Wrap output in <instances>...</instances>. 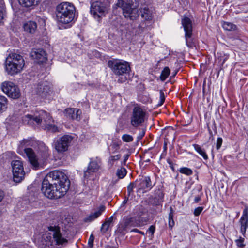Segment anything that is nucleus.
Segmentation results:
<instances>
[{"instance_id":"nucleus-1","label":"nucleus","mask_w":248,"mask_h":248,"mask_svg":"<svg viewBox=\"0 0 248 248\" xmlns=\"http://www.w3.org/2000/svg\"><path fill=\"white\" fill-rule=\"evenodd\" d=\"M70 185L67 176L62 171L54 170L47 173L42 184V192L49 199H58L68 190Z\"/></svg>"},{"instance_id":"nucleus-2","label":"nucleus","mask_w":248,"mask_h":248,"mask_svg":"<svg viewBox=\"0 0 248 248\" xmlns=\"http://www.w3.org/2000/svg\"><path fill=\"white\" fill-rule=\"evenodd\" d=\"M22 120L24 124L38 126L52 133L59 132L58 127L54 124L52 117L44 110H39L33 115L27 114L22 117Z\"/></svg>"},{"instance_id":"nucleus-3","label":"nucleus","mask_w":248,"mask_h":248,"mask_svg":"<svg viewBox=\"0 0 248 248\" xmlns=\"http://www.w3.org/2000/svg\"><path fill=\"white\" fill-rule=\"evenodd\" d=\"M56 20L65 28L72 27L75 16V7L69 2H62L56 7Z\"/></svg>"},{"instance_id":"nucleus-4","label":"nucleus","mask_w":248,"mask_h":248,"mask_svg":"<svg viewBox=\"0 0 248 248\" xmlns=\"http://www.w3.org/2000/svg\"><path fill=\"white\" fill-rule=\"evenodd\" d=\"M25 61L23 57L16 53H10L5 61V70L10 75L20 73L23 69Z\"/></svg>"},{"instance_id":"nucleus-5","label":"nucleus","mask_w":248,"mask_h":248,"mask_svg":"<svg viewBox=\"0 0 248 248\" xmlns=\"http://www.w3.org/2000/svg\"><path fill=\"white\" fill-rule=\"evenodd\" d=\"M139 0H118L116 6L121 8L123 10V15L125 18L131 20H135L139 16L137 7Z\"/></svg>"},{"instance_id":"nucleus-6","label":"nucleus","mask_w":248,"mask_h":248,"mask_svg":"<svg viewBox=\"0 0 248 248\" xmlns=\"http://www.w3.org/2000/svg\"><path fill=\"white\" fill-rule=\"evenodd\" d=\"M108 65L111 68L113 73L117 76H122L128 73L130 70L129 63L121 59H113L109 60Z\"/></svg>"},{"instance_id":"nucleus-7","label":"nucleus","mask_w":248,"mask_h":248,"mask_svg":"<svg viewBox=\"0 0 248 248\" xmlns=\"http://www.w3.org/2000/svg\"><path fill=\"white\" fill-rule=\"evenodd\" d=\"M146 117V111L140 106L136 105L134 106L131 116L130 124L134 127H137L142 125Z\"/></svg>"},{"instance_id":"nucleus-8","label":"nucleus","mask_w":248,"mask_h":248,"mask_svg":"<svg viewBox=\"0 0 248 248\" xmlns=\"http://www.w3.org/2000/svg\"><path fill=\"white\" fill-rule=\"evenodd\" d=\"M90 12L94 18L100 22L102 17L107 12L106 4L100 1L93 2L91 4Z\"/></svg>"},{"instance_id":"nucleus-9","label":"nucleus","mask_w":248,"mask_h":248,"mask_svg":"<svg viewBox=\"0 0 248 248\" xmlns=\"http://www.w3.org/2000/svg\"><path fill=\"white\" fill-rule=\"evenodd\" d=\"M2 91L9 97L18 99L21 96V93L18 87L11 81H5L1 85Z\"/></svg>"},{"instance_id":"nucleus-10","label":"nucleus","mask_w":248,"mask_h":248,"mask_svg":"<svg viewBox=\"0 0 248 248\" xmlns=\"http://www.w3.org/2000/svg\"><path fill=\"white\" fill-rule=\"evenodd\" d=\"M13 180L16 183H19L24 178L25 171H24L22 162L16 160L11 162Z\"/></svg>"},{"instance_id":"nucleus-11","label":"nucleus","mask_w":248,"mask_h":248,"mask_svg":"<svg viewBox=\"0 0 248 248\" xmlns=\"http://www.w3.org/2000/svg\"><path fill=\"white\" fill-rule=\"evenodd\" d=\"M73 140V137L70 135L61 137L54 143L56 150L60 153L67 151Z\"/></svg>"},{"instance_id":"nucleus-12","label":"nucleus","mask_w":248,"mask_h":248,"mask_svg":"<svg viewBox=\"0 0 248 248\" xmlns=\"http://www.w3.org/2000/svg\"><path fill=\"white\" fill-rule=\"evenodd\" d=\"M47 229L49 231V234L53 236L54 241L56 245H62L67 242V240L62 237L60 227L58 225H50L48 226Z\"/></svg>"},{"instance_id":"nucleus-13","label":"nucleus","mask_w":248,"mask_h":248,"mask_svg":"<svg viewBox=\"0 0 248 248\" xmlns=\"http://www.w3.org/2000/svg\"><path fill=\"white\" fill-rule=\"evenodd\" d=\"M181 23L185 31V37L186 45L188 47H190L191 46V44L189 39L191 38L193 32L192 21L188 17H184L182 19Z\"/></svg>"},{"instance_id":"nucleus-14","label":"nucleus","mask_w":248,"mask_h":248,"mask_svg":"<svg viewBox=\"0 0 248 248\" xmlns=\"http://www.w3.org/2000/svg\"><path fill=\"white\" fill-rule=\"evenodd\" d=\"M136 187L138 191L144 190V192L151 190L153 186L152 184L150 177L149 176L143 177L135 181Z\"/></svg>"},{"instance_id":"nucleus-15","label":"nucleus","mask_w":248,"mask_h":248,"mask_svg":"<svg viewBox=\"0 0 248 248\" xmlns=\"http://www.w3.org/2000/svg\"><path fill=\"white\" fill-rule=\"evenodd\" d=\"M35 92L39 95L45 97L51 92V85L46 81H43L37 85Z\"/></svg>"},{"instance_id":"nucleus-16","label":"nucleus","mask_w":248,"mask_h":248,"mask_svg":"<svg viewBox=\"0 0 248 248\" xmlns=\"http://www.w3.org/2000/svg\"><path fill=\"white\" fill-rule=\"evenodd\" d=\"M31 56L38 63H43L47 61V54L43 49H36L31 51Z\"/></svg>"},{"instance_id":"nucleus-17","label":"nucleus","mask_w":248,"mask_h":248,"mask_svg":"<svg viewBox=\"0 0 248 248\" xmlns=\"http://www.w3.org/2000/svg\"><path fill=\"white\" fill-rule=\"evenodd\" d=\"M240 225V232L244 236L246 234V230L248 227V208L246 207L242 213V215L239 220Z\"/></svg>"},{"instance_id":"nucleus-18","label":"nucleus","mask_w":248,"mask_h":248,"mask_svg":"<svg viewBox=\"0 0 248 248\" xmlns=\"http://www.w3.org/2000/svg\"><path fill=\"white\" fill-rule=\"evenodd\" d=\"M24 151L33 168L35 170L38 169L39 167V163L32 149L30 148H26L24 149Z\"/></svg>"},{"instance_id":"nucleus-19","label":"nucleus","mask_w":248,"mask_h":248,"mask_svg":"<svg viewBox=\"0 0 248 248\" xmlns=\"http://www.w3.org/2000/svg\"><path fill=\"white\" fill-rule=\"evenodd\" d=\"M81 111L77 108H68L65 110V116L73 120H79L80 118Z\"/></svg>"},{"instance_id":"nucleus-20","label":"nucleus","mask_w":248,"mask_h":248,"mask_svg":"<svg viewBox=\"0 0 248 248\" xmlns=\"http://www.w3.org/2000/svg\"><path fill=\"white\" fill-rule=\"evenodd\" d=\"M105 207L104 205L100 206L98 209L95 210L91 214L84 219V221L86 222H90L93 221L97 217H98L102 213L105 211Z\"/></svg>"},{"instance_id":"nucleus-21","label":"nucleus","mask_w":248,"mask_h":248,"mask_svg":"<svg viewBox=\"0 0 248 248\" xmlns=\"http://www.w3.org/2000/svg\"><path fill=\"white\" fill-rule=\"evenodd\" d=\"M37 153L40 159L45 160L49 156L48 148L44 143H39L38 144Z\"/></svg>"},{"instance_id":"nucleus-22","label":"nucleus","mask_w":248,"mask_h":248,"mask_svg":"<svg viewBox=\"0 0 248 248\" xmlns=\"http://www.w3.org/2000/svg\"><path fill=\"white\" fill-rule=\"evenodd\" d=\"M37 27L36 23L32 21H28L23 25L24 31L30 34H33L35 33Z\"/></svg>"},{"instance_id":"nucleus-23","label":"nucleus","mask_w":248,"mask_h":248,"mask_svg":"<svg viewBox=\"0 0 248 248\" xmlns=\"http://www.w3.org/2000/svg\"><path fill=\"white\" fill-rule=\"evenodd\" d=\"M99 166L96 161H91L88 167V170L84 172V177H89L90 172H93L98 170Z\"/></svg>"},{"instance_id":"nucleus-24","label":"nucleus","mask_w":248,"mask_h":248,"mask_svg":"<svg viewBox=\"0 0 248 248\" xmlns=\"http://www.w3.org/2000/svg\"><path fill=\"white\" fill-rule=\"evenodd\" d=\"M121 145V141H113L108 147V151L110 155L114 154L119 152Z\"/></svg>"},{"instance_id":"nucleus-25","label":"nucleus","mask_w":248,"mask_h":248,"mask_svg":"<svg viewBox=\"0 0 248 248\" xmlns=\"http://www.w3.org/2000/svg\"><path fill=\"white\" fill-rule=\"evenodd\" d=\"M113 218V216H111L109 218L107 219L102 225L100 231L103 233H106L108 230L109 228L112 224Z\"/></svg>"},{"instance_id":"nucleus-26","label":"nucleus","mask_w":248,"mask_h":248,"mask_svg":"<svg viewBox=\"0 0 248 248\" xmlns=\"http://www.w3.org/2000/svg\"><path fill=\"white\" fill-rule=\"evenodd\" d=\"M42 0H18L22 5L26 7L37 5Z\"/></svg>"},{"instance_id":"nucleus-27","label":"nucleus","mask_w":248,"mask_h":248,"mask_svg":"<svg viewBox=\"0 0 248 248\" xmlns=\"http://www.w3.org/2000/svg\"><path fill=\"white\" fill-rule=\"evenodd\" d=\"M195 151L201 155L204 160H207L208 159V155H207L206 151L204 149L202 148V147L196 144L192 145Z\"/></svg>"},{"instance_id":"nucleus-28","label":"nucleus","mask_w":248,"mask_h":248,"mask_svg":"<svg viewBox=\"0 0 248 248\" xmlns=\"http://www.w3.org/2000/svg\"><path fill=\"white\" fill-rule=\"evenodd\" d=\"M7 102V99L5 96L0 95V113L6 109Z\"/></svg>"},{"instance_id":"nucleus-29","label":"nucleus","mask_w":248,"mask_h":248,"mask_svg":"<svg viewBox=\"0 0 248 248\" xmlns=\"http://www.w3.org/2000/svg\"><path fill=\"white\" fill-rule=\"evenodd\" d=\"M141 16L145 20H150L152 18V13L147 7H144L141 11Z\"/></svg>"},{"instance_id":"nucleus-30","label":"nucleus","mask_w":248,"mask_h":248,"mask_svg":"<svg viewBox=\"0 0 248 248\" xmlns=\"http://www.w3.org/2000/svg\"><path fill=\"white\" fill-rule=\"evenodd\" d=\"M222 26L224 30L229 31H234L236 29V25L231 22H223L222 23Z\"/></svg>"},{"instance_id":"nucleus-31","label":"nucleus","mask_w":248,"mask_h":248,"mask_svg":"<svg viewBox=\"0 0 248 248\" xmlns=\"http://www.w3.org/2000/svg\"><path fill=\"white\" fill-rule=\"evenodd\" d=\"M121 157V155L118 154L116 155H111L108 159V165L110 167H112L115 161L119 160Z\"/></svg>"},{"instance_id":"nucleus-32","label":"nucleus","mask_w":248,"mask_h":248,"mask_svg":"<svg viewBox=\"0 0 248 248\" xmlns=\"http://www.w3.org/2000/svg\"><path fill=\"white\" fill-rule=\"evenodd\" d=\"M170 70L168 67H165L162 70L160 76V80L165 81L170 74Z\"/></svg>"},{"instance_id":"nucleus-33","label":"nucleus","mask_w":248,"mask_h":248,"mask_svg":"<svg viewBox=\"0 0 248 248\" xmlns=\"http://www.w3.org/2000/svg\"><path fill=\"white\" fill-rule=\"evenodd\" d=\"M127 173V170L124 168L122 167L117 170L116 174L119 179H122L125 177Z\"/></svg>"},{"instance_id":"nucleus-34","label":"nucleus","mask_w":248,"mask_h":248,"mask_svg":"<svg viewBox=\"0 0 248 248\" xmlns=\"http://www.w3.org/2000/svg\"><path fill=\"white\" fill-rule=\"evenodd\" d=\"M170 212L169 214V225L170 227H172L174 225V221L173 219V210L171 207H170Z\"/></svg>"},{"instance_id":"nucleus-35","label":"nucleus","mask_w":248,"mask_h":248,"mask_svg":"<svg viewBox=\"0 0 248 248\" xmlns=\"http://www.w3.org/2000/svg\"><path fill=\"white\" fill-rule=\"evenodd\" d=\"M179 171L180 173L186 174L187 176L191 175L193 174L192 170L187 167H182L180 168Z\"/></svg>"},{"instance_id":"nucleus-36","label":"nucleus","mask_w":248,"mask_h":248,"mask_svg":"<svg viewBox=\"0 0 248 248\" xmlns=\"http://www.w3.org/2000/svg\"><path fill=\"white\" fill-rule=\"evenodd\" d=\"M122 139L124 142H130L133 140V137L129 134H125L122 135Z\"/></svg>"},{"instance_id":"nucleus-37","label":"nucleus","mask_w":248,"mask_h":248,"mask_svg":"<svg viewBox=\"0 0 248 248\" xmlns=\"http://www.w3.org/2000/svg\"><path fill=\"white\" fill-rule=\"evenodd\" d=\"M155 197L158 198L159 200L163 201L164 193L163 191L160 189H158L155 191Z\"/></svg>"},{"instance_id":"nucleus-38","label":"nucleus","mask_w":248,"mask_h":248,"mask_svg":"<svg viewBox=\"0 0 248 248\" xmlns=\"http://www.w3.org/2000/svg\"><path fill=\"white\" fill-rule=\"evenodd\" d=\"M235 243L237 246L240 248H243L245 247V245L244 244V238L240 237L239 239L236 240Z\"/></svg>"},{"instance_id":"nucleus-39","label":"nucleus","mask_w":248,"mask_h":248,"mask_svg":"<svg viewBox=\"0 0 248 248\" xmlns=\"http://www.w3.org/2000/svg\"><path fill=\"white\" fill-rule=\"evenodd\" d=\"M160 97H159V103L157 104V106H161L165 101V96L164 93L162 91H160Z\"/></svg>"},{"instance_id":"nucleus-40","label":"nucleus","mask_w":248,"mask_h":248,"mask_svg":"<svg viewBox=\"0 0 248 248\" xmlns=\"http://www.w3.org/2000/svg\"><path fill=\"white\" fill-rule=\"evenodd\" d=\"M136 187L135 182L134 183H131L127 186V192L128 194L130 195V193L133 191V188Z\"/></svg>"},{"instance_id":"nucleus-41","label":"nucleus","mask_w":248,"mask_h":248,"mask_svg":"<svg viewBox=\"0 0 248 248\" xmlns=\"http://www.w3.org/2000/svg\"><path fill=\"white\" fill-rule=\"evenodd\" d=\"M163 202V201L159 200L158 198L154 197L153 198L152 203L153 205L157 206L160 205L162 202Z\"/></svg>"},{"instance_id":"nucleus-42","label":"nucleus","mask_w":248,"mask_h":248,"mask_svg":"<svg viewBox=\"0 0 248 248\" xmlns=\"http://www.w3.org/2000/svg\"><path fill=\"white\" fill-rule=\"evenodd\" d=\"M94 237L93 234H91L88 240V244L90 248H92L93 246Z\"/></svg>"},{"instance_id":"nucleus-43","label":"nucleus","mask_w":248,"mask_h":248,"mask_svg":"<svg viewBox=\"0 0 248 248\" xmlns=\"http://www.w3.org/2000/svg\"><path fill=\"white\" fill-rule=\"evenodd\" d=\"M222 142H223V140H222V138L219 137L217 139L216 147L217 150L220 148L221 145L222 144Z\"/></svg>"},{"instance_id":"nucleus-44","label":"nucleus","mask_w":248,"mask_h":248,"mask_svg":"<svg viewBox=\"0 0 248 248\" xmlns=\"http://www.w3.org/2000/svg\"><path fill=\"white\" fill-rule=\"evenodd\" d=\"M4 8L2 4L0 5V24L2 22L4 18Z\"/></svg>"},{"instance_id":"nucleus-45","label":"nucleus","mask_w":248,"mask_h":248,"mask_svg":"<svg viewBox=\"0 0 248 248\" xmlns=\"http://www.w3.org/2000/svg\"><path fill=\"white\" fill-rule=\"evenodd\" d=\"M203 209V207H198L196 208L194 211V215L195 216H198L201 213Z\"/></svg>"},{"instance_id":"nucleus-46","label":"nucleus","mask_w":248,"mask_h":248,"mask_svg":"<svg viewBox=\"0 0 248 248\" xmlns=\"http://www.w3.org/2000/svg\"><path fill=\"white\" fill-rule=\"evenodd\" d=\"M155 227L154 225H151L148 230H147V232L151 233V237L153 236L154 233L155 232Z\"/></svg>"},{"instance_id":"nucleus-47","label":"nucleus","mask_w":248,"mask_h":248,"mask_svg":"<svg viewBox=\"0 0 248 248\" xmlns=\"http://www.w3.org/2000/svg\"><path fill=\"white\" fill-rule=\"evenodd\" d=\"M202 194L200 193V194H198L195 196L194 198V202L195 203H198L201 200V197Z\"/></svg>"},{"instance_id":"nucleus-48","label":"nucleus","mask_w":248,"mask_h":248,"mask_svg":"<svg viewBox=\"0 0 248 248\" xmlns=\"http://www.w3.org/2000/svg\"><path fill=\"white\" fill-rule=\"evenodd\" d=\"M130 156V154H125L124 156V160L123 162L121 163L122 165H125L126 164V163L127 162V159H128L129 157Z\"/></svg>"},{"instance_id":"nucleus-49","label":"nucleus","mask_w":248,"mask_h":248,"mask_svg":"<svg viewBox=\"0 0 248 248\" xmlns=\"http://www.w3.org/2000/svg\"><path fill=\"white\" fill-rule=\"evenodd\" d=\"M145 130H142L141 132H140L137 136V139L138 140H140L145 135Z\"/></svg>"},{"instance_id":"nucleus-50","label":"nucleus","mask_w":248,"mask_h":248,"mask_svg":"<svg viewBox=\"0 0 248 248\" xmlns=\"http://www.w3.org/2000/svg\"><path fill=\"white\" fill-rule=\"evenodd\" d=\"M132 221V218H129L126 219L125 220L124 225L125 227H127L128 226L130 225L131 222Z\"/></svg>"},{"instance_id":"nucleus-51","label":"nucleus","mask_w":248,"mask_h":248,"mask_svg":"<svg viewBox=\"0 0 248 248\" xmlns=\"http://www.w3.org/2000/svg\"><path fill=\"white\" fill-rule=\"evenodd\" d=\"M218 59L219 60V61H222L221 64L222 65L227 59V57L225 56H219Z\"/></svg>"},{"instance_id":"nucleus-52","label":"nucleus","mask_w":248,"mask_h":248,"mask_svg":"<svg viewBox=\"0 0 248 248\" xmlns=\"http://www.w3.org/2000/svg\"><path fill=\"white\" fill-rule=\"evenodd\" d=\"M167 162L170 165V167L171 168V169L173 170H174V168L173 167V163H172V161L170 159H168L167 160Z\"/></svg>"},{"instance_id":"nucleus-53","label":"nucleus","mask_w":248,"mask_h":248,"mask_svg":"<svg viewBox=\"0 0 248 248\" xmlns=\"http://www.w3.org/2000/svg\"><path fill=\"white\" fill-rule=\"evenodd\" d=\"M21 144H23V145H30V141L28 140H23Z\"/></svg>"},{"instance_id":"nucleus-54","label":"nucleus","mask_w":248,"mask_h":248,"mask_svg":"<svg viewBox=\"0 0 248 248\" xmlns=\"http://www.w3.org/2000/svg\"><path fill=\"white\" fill-rule=\"evenodd\" d=\"M132 232H138V233H139L142 235H144V233L143 232H142L141 231H140L139 230L137 229H133L132 230Z\"/></svg>"},{"instance_id":"nucleus-55","label":"nucleus","mask_w":248,"mask_h":248,"mask_svg":"<svg viewBox=\"0 0 248 248\" xmlns=\"http://www.w3.org/2000/svg\"><path fill=\"white\" fill-rule=\"evenodd\" d=\"M4 196V193L3 191L0 190V202L2 200Z\"/></svg>"},{"instance_id":"nucleus-56","label":"nucleus","mask_w":248,"mask_h":248,"mask_svg":"<svg viewBox=\"0 0 248 248\" xmlns=\"http://www.w3.org/2000/svg\"><path fill=\"white\" fill-rule=\"evenodd\" d=\"M125 80V78H124V80H122V79H119L118 80V82L122 83Z\"/></svg>"},{"instance_id":"nucleus-57","label":"nucleus","mask_w":248,"mask_h":248,"mask_svg":"<svg viewBox=\"0 0 248 248\" xmlns=\"http://www.w3.org/2000/svg\"><path fill=\"white\" fill-rule=\"evenodd\" d=\"M177 72L178 71H175L174 73H173V77H174L177 73Z\"/></svg>"},{"instance_id":"nucleus-58","label":"nucleus","mask_w":248,"mask_h":248,"mask_svg":"<svg viewBox=\"0 0 248 248\" xmlns=\"http://www.w3.org/2000/svg\"><path fill=\"white\" fill-rule=\"evenodd\" d=\"M210 134L212 135V132L210 129H209Z\"/></svg>"},{"instance_id":"nucleus-59","label":"nucleus","mask_w":248,"mask_h":248,"mask_svg":"<svg viewBox=\"0 0 248 248\" xmlns=\"http://www.w3.org/2000/svg\"><path fill=\"white\" fill-rule=\"evenodd\" d=\"M199 192H201V189H198L197 190Z\"/></svg>"}]
</instances>
